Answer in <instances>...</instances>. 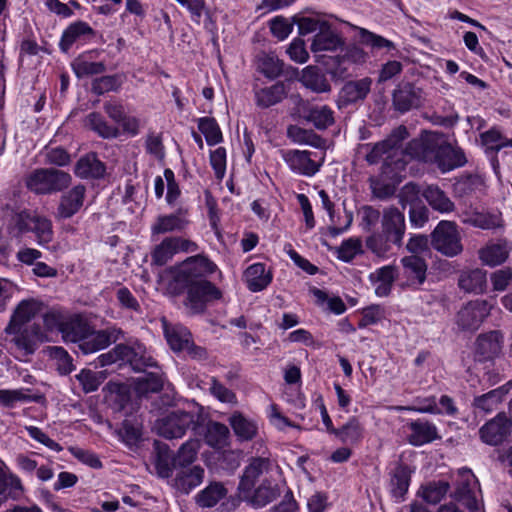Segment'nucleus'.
<instances>
[{
  "instance_id": "obj_49",
  "label": "nucleus",
  "mask_w": 512,
  "mask_h": 512,
  "mask_svg": "<svg viewBox=\"0 0 512 512\" xmlns=\"http://www.w3.org/2000/svg\"><path fill=\"white\" fill-rule=\"evenodd\" d=\"M508 248L505 244H492L479 252L483 264L494 267L502 264L508 257Z\"/></svg>"
},
{
  "instance_id": "obj_27",
  "label": "nucleus",
  "mask_w": 512,
  "mask_h": 512,
  "mask_svg": "<svg viewBox=\"0 0 512 512\" xmlns=\"http://www.w3.org/2000/svg\"><path fill=\"white\" fill-rule=\"evenodd\" d=\"M185 211L178 210L169 215H160L151 227L152 234H164L175 231H182L188 224L185 218Z\"/></svg>"
},
{
  "instance_id": "obj_20",
  "label": "nucleus",
  "mask_w": 512,
  "mask_h": 512,
  "mask_svg": "<svg viewBox=\"0 0 512 512\" xmlns=\"http://www.w3.org/2000/svg\"><path fill=\"white\" fill-rule=\"evenodd\" d=\"M458 287L465 293L476 295L484 293L487 288V272L480 268L461 271Z\"/></svg>"
},
{
  "instance_id": "obj_8",
  "label": "nucleus",
  "mask_w": 512,
  "mask_h": 512,
  "mask_svg": "<svg viewBox=\"0 0 512 512\" xmlns=\"http://www.w3.org/2000/svg\"><path fill=\"white\" fill-rule=\"evenodd\" d=\"M184 305L191 315L203 313L210 301L221 298V291L210 281H200L188 286Z\"/></svg>"
},
{
  "instance_id": "obj_17",
  "label": "nucleus",
  "mask_w": 512,
  "mask_h": 512,
  "mask_svg": "<svg viewBox=\"0 0 512 512\" xmlns=\"http://www.w3.org/2000/svg\"><path fill=\"white\" fill-rule=\"evenodd\" d=\"M433 159L443 173L462 167L467 162L463 150L449 143L440 145L437 150H434Z\"/></svg>"
},
{
  "instance_id": "obj_23",
  "label": "nucleus",
  "mask_w": 512,
  "mask_h": 512,
  "mask_svg": "<svg viewBox=\"0 0 512 512\" xmlns=\"http://www.w3.org/2000/svg\"><path fill=\"white\" fill-rule=\"evenodd\" d=\"M40 310V303L35 300H23L15 309L10 323L6 327V333H18L19 327L29 322Z\"/></svg>"
},
{
  "instance_id": "obj_28",
  "label": "nucleus",
  "mask_w": 512,
  "mask_h": 512,
  "mask_svg": "<svg viewBox=\"0 0 512 512\" xmlns=\"http://www.w3.org/2000/svg\"><path fill=\"white\" fill-rule=\"evenodd\" d=\"M476 483L475 477L471 475V481H463L455 491V499L469 512H479L482 508V503L475 492Z\"/></svg>"
},
{
  "instance_id": "obj_30",
  "label": "nucleus",
  "mask_w": 512,
  "mask_h": 512,
  "mask_svg": "<svg viewBox=\"0 0 512 512\" xmlns=\"http://www.w3.org/2000/svg\"><path fill=\"white\" fill-rule=\"evenodd\" d=\"M390 493L398 499L403 500L410 485L411 471L408 466L398 464L390 473Z\"/></svg>"
},
{
  "instance_id": "obj_31",
  "label": "nucleus",
  "mask_w": 512,
  "mask_h": 512,
  "mask_svg": "<svg viewBox=\"0 0 512 512\" xmlns=\"http://www.w3.org/2000/svg\"><path fill=\"white\" fill-rule=\"evenodd\" d=\"M90 325L80 315H67L61 331L65 342L79 343Z\"/></svg>"
},
{
  "instance_id": "obj_16",
  "label": "nucleus",
  "mask_w": 512,
  "mask_h": 512,
  "mask_svg": "<svg viewBox=\"0 0 512 512\" xmlns=\"http://www.w3.org/2000/svg\"><path fill=\"white\" fill-rule=\"evenodd\" d=\"M365 54L362 49L358 47L348 48L343 55H339L332 59L329 64V72L337 78H346L352 74V69L355 64L364 62Z\"/></svg>"
},
{
  "instance_id": "obj_15",
  "label": "nucleus",
  "mask_w": 512,
  "mask_h": 512,
  "mask_svg": "<svg viewBox=\"0 0 512 512\" xmlns=\"http://www.w3.org/2000/svg\"><path fill=\"white\" fill-rule=\"evenodd\" d=\"M282 157L292 171L301 175L313 176L321 167L320 162L311 159L309 151L286 150L282 151Z\"/></svg>"
},
{
  "instance_id": "obj_64",
  "label": "nucleus",
  "mask_w": 512,
  "mask_h": 512,
  "mask_svg": "<svg viewBox=\"0 0 512 512\" xmlns=\"http://www.w3.org/2000/svg\"><path fill=\"white\" fill-rule=\"evenodd\" d=\"M420 192L418 185L411 182L405 184L398 194L399 203L402 208L405 209L407 205L415 206V203L419 201Z\"/></svg>"
},
{
  "instance_id": "obj_45",
  "label": "nucleus",
  "mask_w": 512,
  "mask_h": 512,
  "mask_svg": "<svg viewBox=\"0 0 512 512\" xmlns=\"http://www.w3.org/2000/svg\"><path fill=\"white\" fill-rule=\"evenodd\" d=\"M280 496V489L277 484L272 485L269 481H263L257 487L251 497V503L255 507H264Z\"/></svg>"
},
{
  "instance_id": "obj_55",
  "label": "nucleus",
  "mask_w": 512,
  "mask_h": 512,
  "mask_svg": "<svg viewBox=\"0 0 512 512\" xmlns=\"http://www.w3.org/2000/svg\"><path fill=\"white\" fill-rule=\"evenodd\" d=\"M31 232L36 235L39 245H44L51 242L53 239L51 220L44 216L35 214Z\"/></svg>"
},
{
  "instance_id": "obj_39",
  "label": "nucleus",
  "mask_w": 512,
  "mask_h": 512,
  "mask_svg": "<svg viewBox=\"0 0 512 512\" xmlns=\"http://www.w3.org/2000/svg\"><path fill=\"white\" fill-rule=\"evenodd\" d=\"M84 123L86 127L104 139L117 138L120 133L116 126L108 124L104 117L98 112L89 113Z\"/></svg>"
},
{
  "instance_id": "obj_32",
  "label": "nucleus",
  "mask_w": 512,
  "mask_h": 512,
  "mask_svg": "<svg viewBox=\"0 0 512 512\" xmlns=\"http://www.w3.org/2000/svg\"><path fill=\"white\" fill-rule=\"evenodd\" d=\"M155 446V468L161 478H169L172 475L174 467V454L167 444L160 441L154 442Z\"/></svg>"
},
{
  "instance_id": "obj_59",
  "label": "nucleus",
  "mask_w": 512,
  "mask_h": 512,
  "mask_svg": "<svg viewBox=\"0 0 512 512\" xmlns=\"http://www.w3.org/2000/svg\"><path fill=\"white\" fill-rule=\"evenodd\" d=\"M76 76L81 78L89 75H96L105 72L106 66L103 62L87 61L83 57L75 59L72 64Z\"/></svg>"
},
{
  "instance_id": "obj_22",
  "label": "nucleus",
  "mask_w": 512,
  "mask_h": 512,
  "mask_svg": "<svg viewBox=\"0 0 512 512\" xmlns=\"http://www.w3.org/2000/svg\"><path fill=\"white\" fill-rule=\"evenodd\" d=\"M173 487L183 494H188L192 489L199 486L204 478V469L201 466L178 468Z\"/></svg>"
},
{
  "instance_id": "obj_41",
  "label": "nucleus",
  "mask_w": 512,
  "mask_h": 512,
  "mask_svg": "<svg viewBox=\"0 0 512 512\" xmlns=\"http://www.w3.org/2000/svg\"><path fill=\"white\" fill-rule=\"evenodd\" d=\"M229 423L235 435L242 441L252 440L257 434L258 427L256 423L247 419L241 413L232 414Z\"/></svg>"
},
{
  "instance_id": "obj_2",
  "label": "nucleus",
  "mask_w": 512,
  "mask_h": 512,
  "mask_svg": "<svg viewBox=\"0 0 512 512\" xmlns=\"http://www.w3.org/2000/svg\"><path fill=\"white\" fill-rule=\"evenodd\" d=\"M97 361L101 367L118 362L120 365L129 364L137 372L145 371L150 367L158 368L155 359L147 352L146 347L138 341L132 344H118L109 352L101 354Z\"/></svg>"
},
{
  "instance_id": "obj_62",
  "label": "nucleus",
  "mask_w": 512,
  "mask_h": 512,
  "mask_svg": "<svg viewBox=\"0 0 512 512\" xmlns=\"http://www.w3.org/2000/svg\"><path fill=\"white\" fill-rule=\"evenodd\" d=\"M22 490L21 482L14 476H7L0 468V495L7 493L5 499H17Z\"/></svg>"
},
{
  "instance_id": "obj_50",
  "label": "nucleus",
  "mask_w": 512,
  "mask_h": 512,
  "mask_svg": "<svg viewBox=\"0 0 512 512\" xmlns=\"http://www.w3.org/2000/svg\"><path fill=\"white\" fill-rule=\"evenodd\" d=\"M107 376L108 373L106 370L93 371L90 369H83L76 375V379L79 381L85 393H91L99 388Z\"/></svg>"
},
{
  "instance_id": "obj_40",
  "label": "nucleus",
  "mask_w": 512,
  "mask_h": 512,
  "mask_svg": "<svg viewBox=\"0 0 512 512\" xmlns=\"http://www.w3.org/2000/svg\"><path fill=\"white\" fill-rule=\"evenodd\" d=\"M164 384L163 373L149 372L138 377L135 381V391L140 396H147L150 393H158Z\"/></svg>"
},
{
  "instance_id": "obj_51",
  "label": "nucleus",
  "mask_w": 512,
  "mask_h": 512,
  "mask_svg": "<svg viewBox=\"0 0 512 512\" xmlns=\"http://www.w3.org/2000/svg\"><path fill=\"white\" fill-rule=\"evenodd\" d=\"M305 118L320 130L326 129L334 123L333 111L326 105L310 108Z\"/></svg>"
},
{
  "instance_id": "obj_3",
  "label": "nucleus",
  "mask_w": 512,
  "mask_h": 512,
  "mask_svg": "<svg viewBox=\"0 0 512 512\" xmlns=\"http://www.w3.org/2000/svg\"><path fill=\"white\" fill-rule=\"evenodd\" d=\"M70 183V174L54 168L37 169L26 179L28 189L37 194L59 192L67 188Z\"/></svg>"
},
{
  "instance_id": "obj_63",
  "label": "nucleus",
  "mask_w": 512,
  "mask_h": 512,
  "mask_svg": "<svg viewBox=\"0 0 512 512\" xmlns=\"http://www.w3.org/2000/svg\"><path fill=\"white\" fill-rule=\"evenodd\" d=\"M120 86L118 77L115 75L102 76L92 82V92L102 95L109 91H116Z\"/></svg>"
},
{
  "instance_id": "obj_57",
  "label": "nucleus",
  "mask_w": 512,
  "mask_h": 512,
  "mask_svg": "<svg viewBox=\"0 0 512 512\" xmlns=\"http://www.w3.org/2000/svg\"><path fill=\"white\" fill-rule=\"evenodd\" d=\"M360 39H361L362 44L370 47L373 50L385 49L387 52L396 50V46L392 41H390L378 34L370 32L366 29H361Z\"/></svg>"
},
{
  "instance_id": "obj_58",
  "label": "nucleus",
  "mask_w": 512,
  "mask_h": 512,
  "mask_svg": "<svg viewBox=\"0 0 512 512\" xmlns=\"http://www.w3.org/2000/svg\"><path fill=\"white\" fill-rule=\"evenodd\" d=\"M176 254V249L173 244L172 238H165L159 245H157L152 254V263L157 266L165 265Z\"/></svg>"
},
{
  "instance_id": "obj_14",
  "label": "nucleus",
  "mask_w": 512,
  "mask_h": 512,
  "mask_svg": "<svg viewBox=\"0 0 512 512\" xmlns=\"http://www.w3.org/2000/svg\"><path fill=\"white\" fill-rule=\"evenodd\" d=\"M371 85L372 80L369 77L346 82L338 95V107L343 108L363 101L370 93Z\"/></svg>"
},
{
  "instance_id": "obj_53",
  "label": "nucleus",
  "mask_w": 512,
  "mask_h": 512,
  "mask_svg": "<svg viewBox=\"0 0 512 512\" xmlns=\"http://www.w3.org/2000/svg\"><path fill=\"white\" fill-rule=\"evenodd\" d=\"M502 390L493 389L488 393H485L480 396H476L473 399L472 406L475 409L483 411L485 413H490L498 408V406L502 403L503 398L501 396Z\"/></svg>"
},
{
  "instance_id": "obj_6",
  "label": "nucleus",
  "mask_w": 512,
  "mask_h": 512,
  "mask_svg": "<svg viewBox=\"0 0 512 512\" xmlns=\"http://www.w3.org/2000/svg\"><path fill=\"white\" fill-rule=\"evenodd\" d=\"M197 416L191 412L175 410L159 419L155 423V429L161 437L177 439L184 436L190 428L197 425Z\"/></svg>"
},
{
  "instance_id": "obj_43",
  "label": "nucleus",
  "mask_w": 512,
  "mask_h": 512,
  "mask_svg": "<svg viewBox=\"0 0 512 512\" xmlns=\"http://www.w3.org/2000/svg\"><path fill=\"white\" fill-rule=\"evenodd\" d=\"M199 448L198 440L191 439L183 443L177 454H174L175 469L189 467L196 460Z\"/></svg>"
},
{
  "instance_id": "obj_7",
  "label": "nucleus",
  "mask_w": 512,
  "mask_h": 512,
  "mask_svg": "<svg viewBox=\"0 0 512 512\" xmlns=\"http://www.w3.org/2000/svg\"><path fill=\"white\" fill-rule=\"evenodd\" d=\"M494 299H476L466 303L457 313L456 323L463 331H475L490 315Z\"/></svg>"
},
{
  "instance_id": "obj_12",
  "label": "nucleus",
  "mask_w": 512,
  "mask_h": 512,
  "mask_svg": "<svg viewBox=\"0 0 512 512\" xmlns=\"http://www.w3.org/2000/svg\"><path fill=\"white\" fill-rule=\"evenodd\" d=\"M504 336L498 330L480 334L475 342V357L480 362L497 358L503 347Z\"/></svg>"
},
{
  "instance_id": "obj_24",
  "label": "nucleus",
  "mask_w": 512,
  "mask_h": 512,
  "mask_svg": "<svg viewBox=\"0 0 512 512\" xmlns=\"http://www.w3.org/2000/svg\"><path fill=\"white\" fill-rule=\"evenodd\" d=\"M411 434L408 437L410 444L421 446L439 438L436 426L424 419H417L408 424Z\"/></svg>"
},
{
  "instance_id": "obj_9",
  "label": "nucleus",
  "mask_w": 512,
  "mask_h": 512,
  "mask_svg": "<svg viewBox=\"0 0 512 512\" xmlns=\"http://www.w3.org/2000/svg\"><path fill=\"white\" fill-rule=\"evenodd\" d=\"M512 422L504 412H500L479 429L480 439L491 446L503 443L511 432Z\"/></svg>"
},
{
  "instance_id": "obj_35",
  "label": "nucleus",
  "mask_w": 512,
  "mask_h": 512,
  "mask_svg": "<svg viewBox=\"0 0 512 512\" xmlns=\"http://www.w3.org/2000/svg\"><path fill=\"white\" fill-rule=\"evenodd\" d=\"M300 82L308 89L316 93L329 92L331 86L325 75L316 66H307L302 70Z\"/></svg>"
},
{
  "instance_id": "obj_60",
  "label": "nucleus",
  "mask_w": 512,
  "mask_h": 512,
  "mask_svg": "<svg viewBox=\"0 0 512 512\" xmlns=\"http://www.w3.org/2000/svg\"><path fill=\"white\" fill-rule=\"evenodd\" d=\"M50 356L55 361L57 371L61 375H67L74 369L73 359L64 348L51 347Z\"/></svg>"
},
{
  "instance_id": "obj_4",
  "label": "nucleus",
  "mask_w": 512,
  "mask_h": 512,
  "mask_svg": "<svg viewBox=\"0 0 512 512\" xmlns=\"http://www.w3.org/2000/svg\"><path fill=\"white\" fill-rule=\"evenodd\" d=\"M216 270V265L202 255L187 258L173 268L174 281L185 287L200 281H207L206 276Z\"/></svg>"
},
{
  "instance_id": "obj_38",
  "label": "nucleus",
  "mask_w": 512,
  "mask_h": 512,
  "mask_svg": "<svg viewBox=\"0 0 512 512\" xmlns=\"http://www.w3.org/2000/svg\"><path fill=\"white\" fill-rule=\"evenodd\" d=\"M164 333L168 345L174 352H184L192 340L190 331L183 326L164 325Z\"/></svg>"
},
{
  "instance_id": "obj_18",
  "label": "nucleus",
  "mask_w": 512,
  "mask_h": 512,
  "mask_svg": "<svg viewBox=\"0 0 512 512\" xmlns=\"http://www.w3.org/2000/svg\"><path fill=\"white\" fill-rule=\"evenodd\" d=\"M398 147L397 159H405L406 164L411 159H417L420 161L428 162L433 159V153L436 149L434 141L431 137L413 139L407 147L403 150Z\"/></svg>"
},
{
  "instance_id": "obj_13",
  "label": "nucleus",
  "mask_w": 512,
  "mask_h": 512,
  "mask_svg": "<svg viewBox=\"0 0 512 512\" xmlns=\"http://www.w3.org/2000/svg\"><path fill=\"white\" fill-rule=\"evenodd\" d=\"M85 195L86 187L81 184L63 193L55 213V218L59 220L69 219L77 214L84 204Z\"/></svg>"
},
{
  "instance_id": "obj_10",
  "label": "nucleus",
  "mask_w": 512,
  "mask_h": 512,
  "mask_svg": "<svg viewBox=\"0 0 512 512\" xmlns=\"http://www.w3.org/2000/svg\"><path fill=\"white\" fill-rule=\"evenodd\" d=\"M423 100V90L411 82L399 83L392 94L393 106L401 113L421 106Z\"/></svg>"
},
{
  "instance_id": "obj_1",
  "label": "nucleus",
  "mask_w": 512,
  "mask_h": 512,
  "mask_svg": "<svg viewBox=\"0 0 512 512\" xmlns=\"http://www.w3.org/2000/svg\"><path fill=\"white\" fill-rule=\"evenodd\" d=\"M407 137V128L401 125L395 128L383 141L377 142L374 145L366 144L364 146L367 151L365 155L366 161L369 164H376L384 154H388L381 168L382 175L390 179L398 177L399 173L406 166L405 159H397L398 147Z\"/></svg>"
},
{
  "instance_id": "obj_44",
  "label": "nucleus",
  "mask_w": 512,
  "mask_h": 512,
  "mask_svg": "<svg viewBox=\"0 0 512 512\" xmlns=\"http://www.w3.org/2000/svg\"><path fill=\"white\" fill-rule=\"evenodd\" d=\"M227 494V489L220 482L210 483L197 495V503L201 507H213Z\"/></svg>"
},
{
  "instance_id": "obj_34",
  "label": "nucleus",
  "mask_w": 512,
  "mask_h": 512,
  "mask_svg": "<svg viewBox=\"0 0 512 512\" xmlns=\"http://www.w3.org/2000/svg\"><path fill=\"white\" fill-rule=\"evenodd\" d=\"M393 246L401 247L402 243L398 240H394L382 230L381 232L372 234L366 239L367 249L378 257H387L392 251Z\"/></svg>"
},
{
  "instance_id": "obj_47",
  "label": "nucleus",
  "mask_w": 512,
  "mask_h": 512,
  "mask_svg": "<svg viewBox=\"0 0 512 512\" xmlns=\"http://www.w3.org/2000/svg\"><path fill=\"white\" fill-rule=\"evenodd\" d=\"M287 135L293 142L298 144H305L315 148H322L324 146L323 139L312 130L291 125L287 129Z\"/></svg>"
},
{
  "instance_id": "obj_21",
  "label": "nucleus",
  "mask_w": 512,
  "mask_h": 512,
  "mask_svg": "<svg viewBox=\"0 0 512 512\" xmlns=\"http://www.w3.org/2000/svg\"><path fill=\"white\" fill-rule=\"evenodd\" d=\"M271 467V461L266 457H253L245 467L241 476L238 489L242 492H250L259 477Z\"/></svg>"
},
{
  "instance_id": "obj_29",
  "label": "nucleus",
  "mask_w": 512,
  "mask_h": 512,
  "mask_svg": "<svg viewBox=\"0 0 512 512\" xmlns=\"http://www.w3.org/2000/svg\"><path fill=\"white\" fill-rule=\"evenodd\" d=\"M287 96V89L284 82H276L275 84L261 88L255 91V101L257 106L261 108H269L280 103Z\"/></svg>"
},
{
  "instance_id": "obj_19",
  "label": "nucleus",
  "mask_w": 512,
  "mask_h": 512,
  "mask_svg": "<svg viewBox=\"0 0 512 512\" xmlns=\"http://www.w3.org/2000/svg\"><path fill=\"white\" fill-rule=\"evenodd\" d=\"M381 230L403 243L406 230L404 214L395 206L385 207L382 211Z\"/></svg>"
},
{
  "instance_id": "obj_11",
  "label": "nucleus",
  "mask_w": 512,
  "mask_h": 512,
  "mask_svg": "<svg viewBox=\"0 0 512 512\" xmlns=\"http://www.w3.org/2000/svg\"><path fill=\"white\" fill-rule=\"evenodd\" d=\"M120 334L121 330L116 328L94 331L90 326L79 341L78 346L84 354L94 353L116 342Z\"/></svg>"
},
{
  "instance_id": "obj_37",
  "label": "nucleus",
  "mask_w": 512,
  "mask_h": 512,
  "mask_svg": "<svg viewBox=\"0 0 512 512\" xmlns=\"http://www.w3.org/2000/svg\"><path fill=\"white\" fill-rule=\"evenodd\" d=\"M244 275L249 290L253 292H258L266 288L272 279L271 275L266 272L265 265L262 263L250 265Z\"/></svg>"
},
{
  "instance_id": "obj_36",
  "label": "nucleus",
  "mask_w": 512,
  "mask_h": 512,
  "mask_svg": "<svg viewBox=\"0 0 512 512\" xmlns=\"http://www.w3.org/2000/svg\"><path fill=\"white\" fill-rule=\"evenodd\" d=\"M334 435L344 444H358L364 437V427L355 416L337 428Z\"/></svg>"
},
{
  "instance_id": "obj_61",
  "label": "nucleus",
  "mask_w": 512,
  "mask_h": 512,
  "mask_svg": "<svg viewBox=\"0 0 512 512\" xmlns=\"http://www.w3.org/2000/svg\"><path fill=\"white\" fill-rule=\"evenodd\" d=\"M369 184L373 196L379 200H387L396 192V186L394 184L386 182L380 177H371Z\"/></svg>"
},
{
  "instance_id": "obj_52",
  "label": "nucleus",
  "mask_w": 512,
  "mask_h": 512,
  "mask_svg": "<svg viewBox=\"0 0 512 512\" xmlns=\"http://www.w3.org/2000/svg\"><path fill=\"white\" fill-rule=\"evenodd\" d=\"M86 34H93V29L87 23L79 21L71 24L62 35L61 49L66 52L80 36Z\"/></svg>"
},
{
  "instance_id": "obj_54",
  "label": "nucleus",
  "mask_w": 512,
  "mask_h": 512,
  "mask_svg": "<svg viewBox=\"0 0 512 512\" xmlns=\"http://www.w3.org/2000/svg\"><path fill=\"white\" fill-rule=\"evenodd\" d=\"M198 129L205 136L206 142L210 146L220 143L223 139L222 132L214 118H199Z\"/></svg>"
},
{
  "instance_id": "obj_56",
  "label": "nucleus",
  "mask_w": 512,
  "mask_h": 512,
  "mask_svg": "<svg viewBox=\"0 0 512 512\" xmlns=\"http://www.w3.org/2000/svg\"><path fill=\"white\" fill-rule=\"evenodd\" d=\"M449 490V484L445 481L431 482L422 488L421 496L432 505L439 503Z\"/></svg>"
},
{
  "instance_id": "obj_42",
  "label": "nucleus",
  "mask_w": 512,
  "mask_h": 512,
  "mask_svg": "<svg viewBox=\"0 0 512 512\" xmlns=\"http://www.w3.org/2000/svg\"><path fill=\"white\" fill-rule=\"evenodd\" d=\"M284 63L275 53L262 52L258 55V68L269 79L279 77L283 72Z\"/></svg>"
},
{
  "instance_id": "obj_48",
  "label": "nucleus",
  "mask_w": 512,
  "mask_h": 512,
  "mask_svg": "<svg viewBox=\"0 0 512 512\" xmlns=\"http://www.w3.org/2000/svg\"><path fill=\"white\" fill-rule=\"evenodd\" d=\"M229 429L219 422H209L206 427L205 442L213 448H222L227 444Z\"/></svg>"
},
{
  "instance_id": "obj_26",
  "label": "nucleus",
  "mask_w": 512,
  "mask_h": 512,
  "mask_svg": "<svg viewBox=\"0 0 512 512\" xmlns=\"http://www.w3.org/2000/svg\"><path fill=\"white\" fill-rule=\"evenodd\" d=\"M404 275L411 285H422L426 280L427 264L419 255L405 256L401 259Z\"/></svg>"
},
{
  "instance_id": "obj_25",
  "label": "nucleus",
  "mask_w": 512,
  "mask_h": 512,
  "mask_svg": "<svg viewBox=\"0 0 512 512\" xmlns=\"http://www.w3.org/2000/svg\"><path fill=\"white\" fill-rule=\"evenodd\" d=\"M74 172L80 178L99 179L105 175L106 167L95 153H88L77 161Z\"/></svg>"
},
{
  "instance_id": "obj_5",
  "label": "nucleus",
  "mask_w": 512,
  "mask_h": 512,
  "mask_svg": "<svg viewBox=\"0 0 512 512\" xmlns=\"http://www.w3.org/2000/svg\"><path fill=\"white\" fill-rule=\"evenodd\" d=\"M432 247L446 257L462 253L461 235L455 222L440 221L431 233Z\"/></svg>"
},
{
  "instance_id": "obj_33",
  "label": "nucleus",
  "mask_w": 512,
  "mask_h": 512,
  "mask_svg": "<svg viewBox=\"0 0 512 512\" xmlns=\"http://www.w3.org/2000/svg\"><path fill=\"white\" fill-rule=\"evenodd\" d=\"M428 204L440 213H449L455 209L454 203L437 185H429L422 192Z\"/></svg>"
},
{
  "instance_id": "obj_46",
  "label": "nucleus",
  "mask_w": 512,
  "mask_h": 512,
  "mask_svg": "<svg viewBox=\"0 0 512 512\" xmlns=\"http://www.w3.org/2000/svg\"><path fill=\"white\" fill-rule=\"evenodd\" d=\"M341 45L342 40L337 34L329 29H321L313 38L311 50L313 52L332 51L336 50Z\"/></svg>"
}]
</instances>
